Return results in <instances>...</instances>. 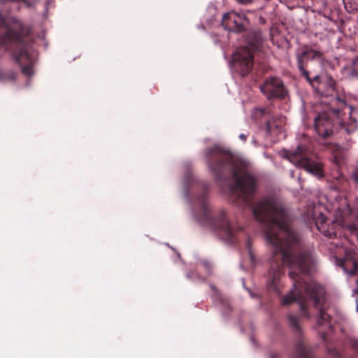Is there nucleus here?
Returning a JSON list of instances; mask_svg holds the SVG:
<instances>
[{
	"label": "nucleus",
	"mask_w": 358,
	"mask_h": 358,
	"mask_svg": "<svg viewBox=\"0 0 358 358\" xmlns=\"http://www.w3.org/2000/svg\"><path fill=\"white\" fill-rule=\"evenodd\" d=\"M287 319L289 321V324L292 328L295 329L296 330H299V325L298 323L297 318H296L294 315H291L288 316Z\"/></svg>",
	"instance_id": "nucleus-17"
},
{
	"label": "nucleus",
	"mask_w": 358,
	"mask_h": 358,
	"mask_svg": "<svg viewBox=\"0 0 358 358\" xmlns=\"http://www.w3.org/2000/svg\"><path fill=\"white\" fill-rule=\"evenodd\" d=\"M337 101L342 102L341 99H338Z\"/></svg>",
	"instance_id": "nucleus-24"
},
{
	"label": "nucleus",
	"mask_w": 358,
	"mask_h": 358,
	"mask_svg": "<svg viewBox=\"0 0 358 358\" xmlns=\"http://www.w3.org/2000/svg\"><path fill=\"white\" fill-rule=\"evenodd\" d=\"M271 358H273V357H271Z\"/></svg>",
	"instance_id": "nucleus-25"
},
{
	"label": "nucleus",
	"mask_w": 358,
	"mask_h": 358,
	"mask_svg": "<svg viewBox=\"0 0 358 358\" xmlns=\"http://www.w3.org/2000/svg\"><path fill=\"white\" fill-rule=\"evenodd\" d=\"M239 138L242 141H245L246 139H247V136L245 134H240Z\"/></svg>",
	"instance_id": "nucleus-22"
},
{
	"label": "nucleus",
	"mask_w": 358,
	"mask_h": 358,
	"mask_svg": "<svg viewBox=\"0 0 358 358\" xmlns=\"http://www.w3.org/2000/svg\"><path fill=\"white\" fill-rule=\"evenodd\" d=\"M355 180L357 181V182L358 183V172L355 174Z\"/></svg>",
	"instance_id": "nucleus-23"
},
{
	"label": "nucleus",
	"mask_w": 358,
	"mask_h": 358,
	"mask_svg": "<svg viewBox=\"0 0 358 358\" xmlns=\"http://www.w3.org/2000/svg\"><path fill=\"white\" fill-rule=\"evenodd\" d=\"M317 229L325 236L333 238L337 236V234L341 229V226L336 222L327 220L326 217L320 213L318 217H314Z\"/></svg>",
	"instance_id": "nucleus-7"
},
{
	"label": "nucleus",
	"mask_w": 358,
	"mask_h": 358,
	"mask_svg": "<svg viewBox=\"0 0 358 358\" xmlns=\"http://www.w3.org/2000/svg\"><path fill=\"white\" fill-rule=\"evenodd\" d=\"M254 217L265 223V237L272 252L273 263L267 273V285L278 291V283L282 275L281 264L287 266L289 278L293 280L294 289L282 301L289 306L297 300L302 310L305 308L306 298L320 303L324 295L323 288L314 281L306 282L301 274L311 273L315 261L310 252L295 256L299 243V236L289 225V218L281 204L273 199H264L252 207Z\"/></svg>",
	"instance_id": "nucleus-1"
},
{
	"label": "nucleus",
	"mask_w": 358,
	"mask_h": 358,
	"mask_svg": "<svg viewBox=\"0 0 358 358\" xmlns=\"http://www.w3.org/2000/svg\"><path fill=\"white\" fill-rule=\"evenodd\" d=\"M247 19L243 14L229 12L223 15L222 24L226 30L239 33L244 29Z\"/></svg>",
	"instance_id": "nucleus-6"
},
{
	"label": "nucleus",
	"mask_w": 358,
	"mask_h": 358,
	"mask_svg": "<svg viewBox=\"0 0 358 358\" xmlns=\"http://www.w3.org/2000/svg\"><path fill=\"white\" fill-rule=\"evenodd\" d=\"M349 122H345L343 115L339 109H331V113L332 115L336 117V122L339 124L340 126L345 130L348 134L354 132L358 128V123L355 117L352 115V107L349 106Z\"/></svg>",
	"instance_id": "nucleus-11"
},
{
	"label": "nucleus",
	"mask_w": 358,
	"mask_h": 358,
	"mask_svg": "<svg viewBox=\"0 0 358 358\" xmlns=\"http://www.w3.org/2000/svg\"><path fill=\"white\" fill-rule=\"evenodd\" d=\"M330 319V316L325 312V310L320 309V316L317 319V324L319 325H323L324 322H328Z\"/></svg>",
	"instance_id": "nucleus-16"
},
{
	"label": "nucleus",
	"mask_w": 358,
	"mask_h": 358,
	"mask_svg": "<svg viewBox=\"0 0 358 358\" xmlns=\"http://www.w3.org/2000/svg\"><path fill=\"white\" fill-rule=\"evenodd\" d=\"M233 62L242 76L248 74L253 66V54L251 50L248 47L238 48L233 55Z\"/></svg>",
	"instance_id": "nucleus-4"
},
{
	"label": "nucleus",
	"mask_w": 358,
	"mask_h": 358,
	"mask_svg": "<svg viewBox=\"0 0 358 358\" xmlns=\"http://www.w3.org/2000/svg\"><path fill=\"white\" fill-rule=\"evenodd\" d=\"M283 157L295 166L303 169L308 173L318 178H322L324 176L322 163L311 159L308 150L304 145H299L296 150L287 152Z\"/></svg>",
	"instance_id": "nucleus-3"
},
{
	"label": "nucleus",
	"mask_w": 358,
	"mask_h": 358,
	"mask_svg": "<svg viewBox=\"0 0 358 358\" xmlns=\"http://www.w3.org/2000/svg\"><path fill=\"white\" fill-rule=\"evenodd\" d=\"M217 226L224 234L222 238L229 243H233L234 236V230L231 227L224 213L213 222V227L216 228Z\"/></svg>",
	"instance_id": "nucleus-13"
},
{
	"label": "nucleus",
	"mask_w": 358,
	"mask_h": 358,
	"mask_svg": "<svg viewBox=\"0 0 358 358\" xmlns=\"http://www.w3.org/2000/svg\"><path fill=\"white\" fill-rule=\"evenodd\" d=\"M352 67L353 69L351 71V74L354 76H358V60L353 62Z\"/></svg>",
	"instance_id": "nucleus-18"
},
{
	"label": "nucleus",
	"mask_w": 358,
	"mask_h": 358,
	"mask_svg": "<svg viewBox=\"0 0 358 358\" xmlns=\"http://www.w3.org/2000/svg\"><path fill=\"white\" fill-rule=\"evenodd\" d=\"M352 344L355 346V348L358 351V341L357 340H352Z\"/></svg>",
	"instance_id": "nucleus-21"
},
{
	"label": "nucleus",
	"mask_w": 358,
	"mask_h": 358,
	"mask_svg": "<svg viewBox=\"0 0 358 358\" xmlns=\"http://www.w3.org/2000/svg\"><path fill=\"white\" fill-rule=\"evenodd\" d=\"M210 169L217 179L227 170H230L235 182L230 187L231 194L240 199L245 206H251L250 199L256 189V180L245 171L242 162L231 153L224 152L215 166H210Z\"/></svg>",
	"instance_id": "nucleus-2"
},
{
	"label": "nucleus",
	"mask_w": 358,
	"mask_h": 358,
	"mask_svg": "<svg viewBox=\"0 0 358 358\" xmlns=\"http://www.w3.org/2000/svg\"><path fill=\"white\" fill-rule=\"evenodd\" d=\"M306 50H303L301 54L297 55L298 68L301 73L305 76L307 80H309L308 72L305 69L304 63L308 60Z\"/></svg>",
	"instance_id": "nucleus-14"
},
{
	"label": "nucleus",
	"mask_w": 358,
	"mask_h": 358,
	"mask_svg": "<svg viewBox=\"0 0 358 358\" xmlns=\"http://www.w3.org/2000/svg\"><path fill=\"white\" fill-rule=\"evenodd\" d=\"M344 252V257L337 259V264L342 267L345 273L351 275H355L358 270V264L354 257V247L352 246L349 249H345Z\"/></svg>",
	"instance_id": "nucleus-10"
},
{
	"label": "nucleus",
	"mask_w": 358,
	"mask_h": 358,
	"mask_svg": "<svg viewBox=\"0 0 358 358\" xmlns=\"http://www.w3.org/2000/svg\"><path fill=\"white\" fill-rule=\"evenodd\" d=\"M240 3L247 4L251 2L252 0H237Z\"/></svg>",
	"instance_id": "nucleus-20"
},
{
	"label": "nucleus",
	"mask_w": 358,
	"mask_h": 358,
	"mask_svg": "<svg viewBox=\"0 0 358 358\" xmlns=\"http://www.w3.org/2000/svg\"><path fill=\"white\" fill-rule=\"evenodd\" d=\"M15 60L21 65L22 73L31 76L34 74L32 68V59L29 56L26 49L21 50L20 52L15 55Z\"/></svg>",
	"instance_id": "nucleus-12"
},
{
	"label": "nucleus",
	"mask_w": 358,
	"mask_h": 358,
	"mask_svg": "<svg viewBox=\"0 0 358 358\" xmlns=\"http://www.w3.org/2000/svg\"><path fill=\"white\" fill-rule=\"evenodd\" d=\"M314 128L318 136L327 138L333 133V124L325 112L319 113L314 120Z\"/></svg>",
	"instance_id": "nucleus-9"
},
{
	"label": "nucleus",
	"mask_w": 358,
	"mask_h": 358,
	"mask_svg": "<svg viewBox=\"0 0 358 358\" xmlns=\"http://www.w3.org/2000/svg\"><path fill=\"white\" fill-rule=\"evenodd\" d=\"M348 227L349 230H350L351 232H355V231H356V227H355V225H353V224H352V225H349Z\"/></svg>",
	"instance_id": "nucleus-19"
},
{
	"label": "nucleus",
	"mask_w": 358,
	"mask_h": 358,
	"mask_svg": "<svg viewBox=\"0 0 358 358\" xmlns=\"http://www.w3.org/2000/svg\"><path fill=\"white\" fill-rule=\"evenodd\" d=\"M261 115L264 116L265 118L271 117L270 119L266 120V128L268 133L274 132L275 130H277L278 132L281 131V129L285 123V120L282 117L272 115L270 110L265 109H256L253 113V116L255 118H257Z\"/></svg>",
	"instance_id": "nucleus-8"
},
{
	"label": "nucleus",
	"mask_w": 358,
	"mask_h": 358,
	"mask_svg": "<svg viewBox=\"0 0 358 358\" xmlns=\"http://www.w3.org/2000/svg\"><path fill=\"white\" fill-rule=\"evenodd\" d=\"M307 53V57L308 59H321L323 56V53L319 50H313L312 48L305 50Z\"/></svg>",
	"instance_id": "nucleus-15"
},
{
	"label": "nucleus",
	"mask_w": 358,
	"mask_h": 358,
	"mask_svg": "<svg viewBox=\"0 0 358 358\" xmlns=\"http://www.w3.org/2000/svg\"><path fill=\"white\" fill-rule=\"evenodd\" d=\"M261 92L268 98H283L287 91L282 81L279 78H267L260 87Z\"/></svg>",
	"instance_id": "nucleus-5"
}]
</instances>
